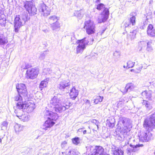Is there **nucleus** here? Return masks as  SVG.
<instances>
[{"label": "nucleus", "mask_w": 155, "mask_h": 155, "mask_svg": "<svg viewBox=\"0 0 155 155\" xmlns=\"http://www.w3.org/2000/svg\"><path fill=\"white\" fill-rule=\"evenodd\" d=\"M148 41H140L138 43V49L139 51H141L146 46Z\"/></svg>", "instance_id": "26"}, {"label": "nucleus", "mask_w": 155, "mask_h": 155, "mask_svg": "<svg viewBox=\"0 0 155 155\" xmlns=\"http://www.w3.org/2000/svg\"><path fill=\"white\" fill-rule=\"evenodd\" d=\"M58 20V17L55 15L50 16L48 19V22L50 25L52 23L57 22Z\"/></svg>", "instance_id": "23"}, {"label": "nucleus", "mask_w": 155, "mask_h": 155, "mask_svg": "<svg viewBox=\"0 0 155 155\" xmlns=\"http://www.w3.org/2000/svg\"><path fill=\"white\" fill-rule=\"evenodd\" d=\"M143 145L142 144H138L136 145H133L131 147V148L128 149L127 150V155H133V153L132 152H136L137 151L139 148H138L140 147H142Z\"/></svg>", "instance_id": "17"}, {"label": "nucleus", "mask_w": 155, "mask_h": 155, "mask_svg": "<svg viewBox=\"0 0 155 155\" xmlns=\"http://www.w3.org/2000/svg\"><path fill=\"white\" fill-rule=\"evenodd\" d=\"M135 86L132 83H129L127 84L124 89V92L126 93L127 91H130L134 90L135 87Z\"/></svg>", "instance_id": "22"}, {"label": "nucleus", "mask_w": 155, "mask_h": 155, "mask_svg": "<svg viewBox=\"0 0 155 155\" xmlns=\"http://www.w3.org/2000/svg\"><path fill=\"white\" fill-rule=\"evenodd\" d=\"M40 14L42 16L46 17L49 15L51 12V10L43 2L41 3L38 7Z\"/></svg>", "instance_id": "8"}, {"label": "nucleus", "mask_w": 155, "mask_h": 155, "mask_svg": "<svg viewBox=\"0 0 155 155\" xmlns=\"http://www.w3.org/2000/svg\"><path fill=\"white\" fill-rule=\"evenodd\" d=\"M135 62L131 61H129L127 63V69H129L133 67L134 65Z\"/></svg>", "instance_id": "42"}, {"label": "nucleus", "mask_w": 155, "mask_h": 155, "mask_svg": "<svg viewBox=\"0 0 155 155\" xmlns=\"http://www.w3.org/2000/svg\"><path fill=\"white\" fill-rule=\"evenodd\" d=\"M132 15H133L131 17L129 20V21L128 22H126L125 24V27L130 26L131 24L132 25H134L136 23V17L134 15L135 14V13L133 12L131 13Z\"/></svg>", "instance_id": "19"}, {"label": "nucleus", "mask_w": 155, "mask_h": 155, "mask_svg": "<svg viewBox=\"0 0 155 155\" xmlns=\"http://www.w3.org/2000/svg\"><path fill=\"white\" fill-rule=\"evenodd\" d=\"M8 42L7 37L2 34H0V45H4Z\"/></svg>", "instance_id": "25"}, {"label": "nucleus", "mask_w": 155, "mask_h": 155, "mask_svg": "<svg viewBox=\"0 0 155 155\" xmlns=\"http://www.w3.org/2000/svg\"><path fill=\"white\" fill-rule=\"evenodd\" d=\"M59 155H68V154L66 152H64L60 153Z\"/></svg>", "instance_id": "54"}, {"label": "nucleus", "mask_w": 155, "mask_h": 155, "mask_svg": "<svg viewBox=\"0 0 155 155\" xmlns=\"http://www.w3.org/2000/svg\"><path fill=\"white\" fill-rule=\"evenodd\" d=\"M140 140L142 142H148L152 139V133L148 130L141 133L139 136Z\"/></svg>", "instance_id": "12"}, {"label": "nucleus", "mask_w": 155, "mask_h": 155, "mask_svg": "<svg viewBox=\"0 0 155 155\" xmlns=\"http://www.w3.org/2000/svg\"><path fill=\"white\" fill-rule=\"evenodd\" d=\"M60 23L57 21V22L52 23L50 25V27L53 30H55L60 27Z\"/></svg>", "instance_id": "28"}, {"label": "nucleus", "mask_w": 155, "mask_h": 155, "mask_svg": "<svg viewBox=\"0 0 155 155\" xmlns=\"http://www.w3.org/2000/svg\"><path fill=\"white\" fill-rule=\"evenodd\" d=\"M144 127L146 129H151L155 127V113L151 115L149 118L145 119L143 122Z\"/></svg>", "instance_id": "5"}, {"label": "nucleus", "mask_w": 155, "mask_h": 155, "mask_svg": "<svg viewBox=\"0 0 155 155\" xmlns=\"http://www.w3.org/2000/svg\"><path fill=\"white\" fill-rule=\"evenodd\" d=\"M24 126L20 124L16 123L14 125V128L16 132H19L22 130L24 128Z\"/></svg>", "instance_id": "31"}, {"label": "nucleus", "mask_w": 155, "mask_h": 155, "mask_svg": "<svg viewBox=\"0 0 155 155\" xmlns=\"http://www.w3.org/2000/svg\"><path fill=\"white\" fill-rule=\"evenodd\" d=\"M133 71V69H131V71Z\"/></svg>", "instance_id": "60"}, {"label": "nucleus", "mask_w": 155, "mask_h": 155, "mask_svg": "<svg viewBox=\"0 0 155 155\" xmlns=\"http://www.w3.org/2000/svg\"><path fill=\"white\" fill-rule=\"evenodd\" d=\"M70 83L69 80H63L60 81L58 87L61 91H64L65 89L70 87Z\"/></svg>", "instance_id": "16"}, {"label": "nucleus", "mask_w": 155, "mask_h": 155, "mask_svg": "<svg viewBox=\"0 0 155 155\" xmlns=\"http://www.w3.org/2000/svg\"><path fill=\"white\" fill-rule=\"evenodd\" d=\"M8 123L6 121H4L2 123L1 127L2 130H7Z\"/></svg>", "instance_id": "37"}, {"label": "nucleus", "mask_w": 155, "mask_h": 155, "mask_svg": "<svg viewBox=\"0 0 155 155\" xmlns=\"http://www.w3.org/2000/svg\"><path fill=\"white\" fill-rule=\"evenodd\" d=\"M143 105H145L146 107L149 110L151 109L152 108V107L149 103L147 101H143Z\"/></svg>", "instance_id": "39"}, {"label": "nucleus", "mask_w": 155, "mask_h": 155, "mask_svg": "<svg viewBox=\"0 0 155 155\" xmlns=\"http://www.w3.org/2000/svg\"><path fill=\"white\" fill-rule=\"evenodd\" d=\"M148 24V21L146 20L143 22H141L140 24V28L142 29H144L146 27Z\"/></svg>", "instance_id": "36"}, {"label": "nucleus", "mask_w": 155, "mask_h": 155, "mask_svg": "<svg viewBox=\"0 0 155 155\" xmlns=\"http://www.w3.org/2000/svg\"><path fill=\"white\" fill-rule=\"evenodd\" d=\"M147 33L148 36L151 37H155V30L152 24H150L148 26Z\"/></svg>", "instance_id": "18"}, {"label": "nucleus", "mask_w": 155, "mask_h": 155, "mask_svg": "<svg viewBox=\"0 0 155 155\" xmlns=\"http://www.w3.org/2000/svg\"><path fill=\"white\" fill-rule=\"evenodd\" d=\"M39 73V71L38 69H28L26 71L25 77L28 79H34L37 77Z\"/></svg>", "instance_id": "11"}, {"label": "nucleus", "mask_w": 155, "mask_h": 155, "mask_svg": "<svg viewBox=\"0 0 155 155\" xmlns=\"http://www.w3.org/2000/svg\"><path fill=\"white\" fill-rule=\"evenodd\" d=\"M123 149L122 147H119L116 149L114 152V155H123Z\"/></svg>", "instance_id": "32"}, {"label": "nucleus", "mask_w": 155, "mask_h": 155, "mask_svg": "<svg viewBox=\"0 0 155 155\" xmlns=\"http://www.w3.org/2000/svg\"><path fill=\"white\" fill-rule=\"evenodd\" d=\"M109 15V11L108 9L105 8L103 12L99 16L97 21L98 23H101L106 21L108 18Z\"/></svg>", "instance_id": "13"}, {"label": "nucleus", "mask_w": 155, "mask_h": 155, "mask_svg": "<svg viewBox=\"0 0 155 155\" xmlns=\"http://www.w3.org/2000/svg\"><path fill=\"white\" fill-rule=\"evenodd\" d=\"M46 54L45 53H43L41 54L39 56V59L41 60H42L44 59L46 56Z\"/></svg>", "instance_id": "46"}, {"label": "nucleus", "mask_w": 155, "mask_h": 155, "mask_svg": "<svg viewBox=\"0 0 155 155\" xmlns=\"http://www.w3.org/2000/svg\"><path fill=\"white\" fill-rule=\"evenodd\" d=\"M49 80V78H47L41 82L39 87L41 90H42L43 88L46 87Z\"/></svg>", "instance_id": "24"}, {"label": "nucleus", "mask_w": 155, "mask_h": 155, "mask_svg": "<svg viewBox=\"0 0 155 155\" xmlns=\"http://www.w3.org/2000/svg\"><path fill=\"white\" fill-rule=\"evenodd\" d=\"M17 107L22 109H27V112H31L35 108V104L30 102L26 104H21V102L17 104Z\"/></svg>", "instance_id": "6"}, {"label": "nucleus", "mask_w": 155, "mask_h": 155, "mask_svg": "<svg viewBox=\"0 0 155 155\" xmlns=\"http://www.w3.org/2000/svg\"><path fill=\"white\" fill-rule=\"evenodd\" d=\"M84 28L85 29L86 33L89 35L94 33L95 31V25L90 20L85 22Z\"/></svg>", "instance_id": "7"}, {"label": "nucleus", "mask_w": 155, "mask_h": 155, "mask_svg": "<svg viewBox=\"0 0 155 155\" xmlns=\"http://www.w3.org/2000/svg\"><path fill=\"white\" fill-rule=\"evenodd\" d=\"M72 141L73 143L76 145L80 143V138L78 137H75L73 139Z\"/></svg>", "instance_id": "43"}, {"label": "nucleus", "mask_w": 155, "mask_h": 155, "mask_svg": "<svg viewBox=\"0 0 155 155\" xmlns=\"http://www.w3.org/2000/svg\"><path fill=\"white\" fill-rule=\"evenodd\" d=\"M3 16L2 17H0V24L2 26H5L6 23V20L5 18H4Z\"/></svg>", "instance_id": "41"}, {"label": "nucleus", "mask_w": 155, "mask_h": 155, "mask_svg": "<svg viewBox=\"0 0 155 155\" xmlns=\"http://www.w3.org/2000/svg\"><path fill=\"white\" fill-rule=\"evenodd\" d=\"M85 101V104L89 105L90 106H91V104L90 101L88 100H86Z\"/></svg>", "instance_id": "53"}, {"label": "nucleus", "mask_w": 155, "mask_h": 155, "mask_svg": "<svg viewBox=\"0 0 155 155\" xmlns=\"http://www.w3.org/2000/svg\"><path fill=\"white\" fill-rule=\"evenodd\" d=\"M21 94H16L15 97L14 98L15 100L16 101H19V102L17 103H19L21 102V104H23L22 102H21V101H22V97L20 95Z\"/></svg>", "instance_id": "35"}, {"label": "nucleus", "mask_w": 155, "mask_h": 155, "mask_svg": "<svg viewBox=\"0 0 155 155\" xmlns=\"http://www.w3.org/2000/svg\"><path fill=\"white\" fill-rule=\"evenodd\" d=\"M3 16H4L3 12L2 10L0 9V17H2Z\"/></svg>", "instance_id": "52"}, {"label": "nucleus", "mask_w": 155, "mask_h": 155, "mask_svg": "<svg viewBox=\"0 0 155 155\" xmlns=\"http://www.w3.org/2000/svg\"><path fill=\"white\" fill-rule=\"evenodd\" d=\"M94 40L93 38H90L88 40L86 38H84L81 40H77L76 43L78 45L76 48L77 54L82 53L88 44H92Z\"/></svg>", "instance_id": "3"}, {"label": "nucleus", "mask_w": 155, "mask_h": 155, "mask_svg": "<svg viewBox=\"0 0 155 155\" xmlns=\"http://www.w3.org/2000/svg\"><path fill=\"white\" fill-rule=\"evenodd\" d=\"M141 95L144 98L149 100H152V92L150 91H144L143 92Z\"/></svg>", "instance_id": "21"}, {"label": "nucleus", "mask_w": 155, "mask_h": 155, "mask_svg": "<svg viewBox=\"0 0 155 155\" xmlns=\"http://www.w3.org/2000/svg\"><path fill=\"white\" fill-rule=\"evenodd\" d=\"M91 122L97 126V129H98V122L97 120L95 119H93L91 120Z\"/></svg>", "instance_id": "47"}, {"label": "nucleus", "mask_w": 155, "mask_h": 155, "mask_svg": "<svg viewBox=\"0 0 155 155\" xmlns=\"http://www.w3.org/2000/svg\"><path fill=\"white\" fill-rule=\"evenodd\" d=\"M45 115L48 118L44 124L43 129L45 130L48 128L52 127L55 123V121L58 118V116L56 113H54L51 111H46L45 113Z\"/></svg>", "instance_id": "2"}, {"label": "nucleus", "mask_w": 155, "mask_h": 155, "mask_svg": "<svg viewBox=\"0 0 155 155\" xmlns=\"http://www.w3.org/2000/svg\"><path fill=\"white\" fill-rule=\"evenodd\" d=\"M83 133L84 134H85L87 133V131L86 130H84L83 132Z\"/></svg>", "instance_id": "56"}, {"label": "nucleus", "mask_w": 155, "mask_h": 155, "mask_svg": "<svg viewBox=\"0 0 155 155\" xmlns=\"http://www.w3.org/2000/svg\"><path fill=\"white\" fill-rule=\"evenodd\" d=\"M105 29H102L101 31H100L98 33V35H101L104 32Z\"/></svg>", "instance_id": "50"}, {"label": "nucleus", "mask_w": 155, "mask_h": 155, "mask_svg": "<svg viewBox=\"0 0 155 155\" xmlns=\"http://www.w3.org/2000/svg\"><path fill=\"white\" fill-rule=\"evenodd\" d=\"M76 150L74 149H72L68 153V155H76Z\"/></svg>", "instance_id": "44"}, {"label": "nucleus", "mask_w": 155, "mask_h": 155, "mask_svg": "<svg viewBox=\"0 0 155 155\" xmlns=\"http://www.w3.org/2000/svg\"><path fill=\"white\" fill-rule=\"evenodd\" d=\"M21 109L17 108V109L15 110L14 112L16 116L21 120L24 122L28 121L29 119L30 116L27 112H23Z\"/></svg>", "instance_id": "10"}, {"label": "nucleus", "mask_w": 155, "mask_h": 155, "mask_svg": "<svg viewBox=\"0 0 155 155\" xmlns=\"http://www.w3.org/2000/svg\"><path fill=\"white\" fill-rule=\"evenodd\" d=\"M84 128H81V129H79V130H82L83 129H84Z\"/></svg>", "instance_id": "59"}, {"label": "nucleus", "mask_w": 155, "mask_h": 155, "mask_svg": "<svg viewBox=\"0 0 155 155\" xmlns=\"http://www.w3.org/2000/svg\"><path fill=\"white\" fill-rule=\"evenodd\" d=\"M69 94L71 98L74 99L78 94V91L74 87H73L70 90Z\"/></svg>", "instance_id": "20"}, {"label": "nucleus", "mask_w": 155, "mask_h": 155, "mask_svg": "<svg viewBox=\"0 0 155 155\" xmlns=\"http://www.w3.org/2000/svg\"><path fill=\"white\" fill-rule=\"evenodd\" d=\"M150 83L151 85H152L155 87V80L152 79V81L150 82Z\"/></svg>", "instance_id": "49"}, {"label": "nucleus", "mask_w": 155, "mask_h": 155, "mask_svg": "<svg viewBox=\"0 0 155 155\" xmlns=\"http://www.w3.org/2000/svg\"><path fill=\"white\" fill-rule=\"evenodd\" d=\"M15 32H18L20 28L24 24L19 17V15L17 16L15 19Z\"/></svg>", "instance_id": "15"}, {"label": "nucleus", "mask_w": 155, "mask_h": 155, "mask_svg": "<svg viewBox=\"0 0 155 155\" xmlns=\"http://www.w3.org/2000/svg\"><path fill=\"white\" fill-rule=\"evenodd\" d=\"M16 88L19 94H21L24 96H26L28 92L25 85L23 84H18L16 85Z\"/></svg>", "instance_id": "14"}, {"label": "nucleus", "mask_w": 155, "mask_h": 155, "mask_svg": "<svg viewBox=\"0 0 155 155\" xmlns=\"http://www.w3.org/2000/svg\"><path fill=\"white\" fill-rule=\"evenodd\" d=\"M135 140L134 137H128L127 139V141L126 142L124 146H126L127 144H130V146L131 147L133 146V143L135 142Z\"/></svg>", "instance_id": "27"}, {"label": "nucleus", "mask_w": 155, "mask_h": 155, "mask_svg": "<svg viewBox=\"0 0 155 155\" xmlns=\"http://www.w3.org/2000/svg\"><path fill=\"white\" fill-rule=\"evenodd\" d=\"M146 50L148 52H151L152 51L153 49L151 46V42L149 41L147 42Z\"/></svg>", "instance_id": "38"}, {"label": "nucleus", "mask_w": 155, "mask_h": 155, "mask_svg": "<svg viewBox=\"0 0 155 155\" xmlns=\"http://www.w3.org/2000/svg\"><path fill=\"white\" fill-rule=\"evenodd\" d=\"M104 8V5L103 4L100 3L97 5L96 8L97 9L100 10Z\"/></svg>", "instance_id": "45"}, {"label": "nucleus", "mask_w": 155, "mask_h": 155, "mask_svg": "<svg viewBox=\"0 0 155 155\" xmlns=\"http://www.w3.org/2000/svg\"><path fill=\"white\" fill-rule=\"evenodd\" d=\"M21 19L22 20L21 21H23V22L25 24L26 21H27L28 15L24 13L21 15Z\"/></svg>", "instance_id": "40"}, {"label": "nucleus", "mask_w": 155, "mask_h": 155, "mask_svg": "<svg viewBox=\"0 0 155 155\" xmlns=\"http://www.w3.org/2000/svg\"><path fill=\"white\" fill-rule=\"evenodd\" d=\"M84 13V11L81 10L75 11L74 13V15L79 18H81L83 16Z\"/></svg>", "instance_id": "33"}, {"label": "nucleus", "mask_w": 155, "mask_h": 155, "mask_svg": "<svg viewBox=\"0 0 155 155\" xmlns=\"http://www.w3.org/2000/svg\"><path fill=\"white\" fill-rule=\"evenodd\" d=\"M87 150H92L90 155H108L104 153V149L101 146H89L87 147Z\"/></svg>", "instance_id": "9"}, {"label": "nucleus", "mask_w": 155, "mask_h": 155, "mask_svg": "<svg viewBox=\"0 0 155 155\" xmlns=\"http://www.w3.org/2000/svg\"><path fill=\"white\" fill-rule=\"evenodd\" d=\"M126 67H127V66H125V65H124L123 66V67L124 68H126Z\"/></svg>", "instance_id": "58"}, {"label": "nucleus", "mask_w": 155, "mask_h": 155, "mask_svg": "<svg viewBox=\"0 0 155 155\" xmlns=\"http://www.w3.org/2000/svg\"><path fill=\"white\" fill-rule=\"evenodd\" d=\"M136 31L135 30H133L131 31L130 33L127 35V38L128 39L132 40L134 39L136 36Z\"/></svg>", "instance_id": "29"}, {"label": "nucleus", "mask_w": 155, "mask_h": 155, "mask_svg": "<svg viewBox=\"0 0 155 155\" xmlns=\"http://www.w3.org/2000/svg\"><path fill=\"white\" fill-rule=\"evenodd\" d=\"M70 103L66 99L64 100L62 98H60L59 95L54 96L50 101L49 106L54 109L57 112L64 111L68 109L70 106Z\"/></svg>", "instance_id": "1"}, {"label": "nucleus", "mask_w": 155, "mask_h": 155, "mask_svg": "<svg viewBox=\"0 0 155 155\" xmlns=\"http://www.w3.org/2000/svg\"><path fill=\"white\" fill-rule=\"evenodd\" d=\"M67 142L66 141H64L61 143V147L62 148L65 147V145L67 144Z\"/></svg>", "instance_id": "51"}, {"label": "nucleus", "mask_w": 155, "mask_h": 155, "mask_svg": "<svg viewBox=\"0 0 155 155\" xmlns=\"http://www.w3.org/2000/svg\"><path fill=\"white\" fill-rule=\"evenodd\" d=\"M25 66L24 67L23 66H22V68L23 69H27L31 67V65L28 64H25Z\"/></svg>", "instance_id": "48"}, {"label": "nucleus", "mask_w": 155, "mask_h": 155, "mask_svg": "<svg viewBox=\"0 0 155 155\" xmlns=\"http://www.w3.org/2000/svg\"><path fill=\"white\" fill-rule=\"evenodd\" d=\"M89 127V129H90V127Z\"/></svg>", "instance_id": "61"}, {"label": "nucleus", "mask_w": 155, "mask_h": 155, "mask_svg": "<svg viewBox=\"0 0 155 155\" xmlns=\"http://www.w3.org/2000/svg\"><path fill=\"white\" fill-rule=\"evenodd\" d=\"M103 99V97H101L100 96H97L94 100V103L95 104H98L99 102H102Z\"/></svg>", "instance_id": "34"}, {"label": "nucleus", "mask_w": 155, "mask_h": 155, "mask_svg": "<svg viewBox=\"0 0 155 155\" xmlns=\"http://www.w3.org/2000/svg\"><path fill=\"white\" fill-rule=\"evenodd\" d=\"M24 6L30 15H34L37 13V8L31 1H26L24 2Z\"/></svg>", "instance_id": "4"}, {"label": "nucleus", "mask_w": 155, "mask_h": 155, "mask_svg": "<svg viewBox=\"0 0 155 155\" xmlns=\"http://www.w3.org/2000/svg\"><path fill=\"white\" fill-rule=\"evenodd\" d=\"M120 120L124 126L127 127L129 125L130 120L128 119L122 117L120 118Z\"/></svg>", "instance_id": "30"}, {"label": "nucleus", "mask_w": 155, "mask_h": 155, "mask_svg": "<svg viewBox=\"0 0 155 155\" xmlns=\"http://www.w3.org/2000/svg\"><path fill=\"white\" fill-rule=\"evenodd\" d=\"M154 92H155V91H154Z\"/></svg>", "instance_id": "62"}, {"label": "nucleus", "mask_w": 155, "mask_h": 155, "mask_svg": "<svg viewBox=\"0 0 155 155\" xmlns=\"http://www.w3.org/2000/svg\"><path fill=\"white\" fill-rule=\"evenodd\" d=\"M142 67L141 66L140 68H139L138 70L140 71L141 69H142Z\"/></svg>", "instance_id": "57"}, {"label": "nucleus", "mask_w": 155, "mask_h": 155, "mask_svg": "<svg viewBox=\"0 0 155 155\" xmlns=\"http://www.w3.org/2000/svg\"><path fill=\"white\" fill-rule=\"evenodd\" d=\"M118 53H119L117 51H116L114 53V56H115L116 55V54H118Z\"/></svg>", "instance_id": "55"}]
</instances>
